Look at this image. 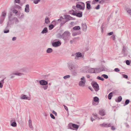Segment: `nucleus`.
Masks as SVG:
<instances>
[{
	"mask_svg": "<svg viewBox=\"0 0 131 131\" xmlns=\"http://www.w3.org/2000/svg\"><path fill=\"white\" fill-rule=\"evenodd\" d=\"M76 7L80 10H84L85 8V4L82 2H79L76 3Z\"/></svg>",
	"mask_w": 131,
	"mask_h": 131,
	"instance_id": "nucleus-1",
	"label": "nucleus"
},
{
	"mask_svg": "<svg viewBox=\"0 0 131 131\" xmlns=\"http://www.w3.org/2000/svg\"><path fill=\"white\" fill-rule=\"evenodd\" d=\"M68 67L69 69L71 71L77 69L78 67V66L74 63L71 62L68 64Z\"/></svg>",
	"mask_w": 131,
	"mask_h": 131,
	"instance_id": "nucleus-2",
	"label": "nucleus"
},
{
	"mask_svg": "<svg viewBox=\"0 0 131 131\" xmlns=\"http://www.w3.org/2000/svg\"><path fill=\"white\" fill-rule=\"evenodd\" d=\"M70 35V33L68 31H65L62 34L63 36L62 39L65 40L69 39V38Z\"/></svg>",
	"mask_w": 131,
	"mask_h": 131,
	"instance_id": "nucleus-3",
	"label": "nucleus"
},
{
	"mask_svg": "<svg viewBox=\"0 0 131 131\" xmlns=\"http://www.w3.org/2000/svg\"><path fill=\"white\" fill-rule=\"evenodd\" d=\"M91 84L92 87L97 92L99 90V85L96 82L94 81H93L91 82Z\"/></svg>",
	"mask_w": 131,
	"mask_h": 131,
	"instance_id": "nucleus-4",
	"label": "nucleus"
},
{
	"mask_svg": "<svg viewBox=\"0 0 131 131\" xmlns=\"http://www.w3.org/2000/svg\"><path fill=\"white\" fill-rule=\"evenodd\" d=\"M61 44V43L59 41L54 42L52 43V46L54 47H57L59 46Z\"/></svg>",
	"mask_w": 131,
	"mask_h": 131,
	"instance_id": "nucleus-5",
	"label": "nucleus"
},
{
	"mask_svg": "<svg viewBox=\"0 0 131 131\" xmlns=\"http://www.w3.org/2000/svg\"><path fill=\"white\" fill-rule=\"evenodd\" d=\"M69 126L70 128L71 129H73L72 128L71 126L73 128L77 129L79 127V126L77 125L74 124H72L71 123H70L69 124Z\"/></svg>",
	"mask_w": 131,
	"mask_h": 131,
	"instance_id": "nucleus-6",
	"label": "nucleus"
},
{
	"mask_svg": "<svg viewBox=\"0 0 131 131\" xmlns=\"http://www.w3.org/2000/svg\"><path fill=\"white\" fill-rule=\"evenodd\" d=\"M126 50V47L124 46L122 51V53L123 54L124 56H126L127 55V52Z\"/></svg>",
	"mask_w": 131,
	"mask_h": 131,
	"instance_id": "nucleus-7",
	"label": "nucleus"
},
{
	"mask_svg": "<svg viewBox=\"0 0 131 131\" xmlns=\"http://www.w3.org/2000/svg\"><path fill=\"white\" fill-rule=\"evenodd\" d=\"M52 23L54 25L52 24H51L49 26V29L50 30H51L57 24L56 21H53L52 22Z\"/></svg>",
	"mask_w": 131,
	"mask_h": 131,
	"instance_id": "nucleus-8",
	"label": "nucleus"
},
{
	"mask_svg": "<svg viewBox=\"0 0 131 131\" xmlns=\"http://www.w3.org/2000/svg\"><path fill=\"white\" fill-rule=\"evenodd\" d=\"M93 101H93L92 102V104L93 105H97V104L95 105V102H96L97 103V104H98L99 101V98L97 96H95L94 97Z\"/></svg>",
	"mask_w": 131,
	"mask_h": 131,
	"instance_id": "nucleus-9",
	"label": "nucleus"
},
{
	"mask_svg": "<svg viewBox=\"0 0 131 131\" xmlns=\"http://www.w3.org/2000/svg\"><path fill=\"white\" fill-rule=\"evenodd\" d=\"M39 83L41 85H46L48 84V82L44 80H41L39 81Z\"/></svg>",
	"mask_w": 131,
	"mask_h": 131,
	"instance_id": "nucleus-10",
	"label": "nucleus"
},
{
	"mask_svg": "<svg viewBox=\"0 0 131 131\" xmlns=\"http://www.w3.org/2000/svg\"><path fill=\"white\" fill-rule=\"evenodd\" d=\"M91 2L90 1H89L86 2V8L88 10H89L91 9V5L90 3Z\"/></svg>",
	"mask_w": 131,
	"mask_h": 131,
	"instance_id": "nucleus-11",
	"label": "nucleus"
},
{
	"mask_svg": "<svg viewBox=\"0 0 131 131\" xmlns=\"http://www.w3.org/2000/svg\"><path fill=\"white\" fill-rule=\"evenodd\" d=\"M14 23V22L13 21V18L12 19H8L7 23L8 25L10 26H11V25H13Z\"/></svg>",
	"mask_w": 131,
	"mask_h": 131,
	"instance_id": "nucleus-12",
	"label": "nucleus"
},
{
	"mask_svg": "<svg viewBox=\"0 0 131 131\" xmlns=\"http://www.w3.org/2000/svg\"><path fill=\"white\" fill-rule=\"evenodd\" d=\"M20 98L22 99H26L28 100H30V97L27 96L26 95L24 94L21 95Z\"/></svg>",
	"mask_w": 131,
	"mask_h": 131,
	"instance_id": "nucleus-13",
	"label": "nucleus"
},
{
	"mask_svg": "<svg viewBox=\"0 0 131 131\" xmlns=\"http://www.w3.org/2000/svg\"><path fill=\"white\" fill-rule=\"evenodd\" d=\"M74 16H76L79 17H81L82 16V12H81L78 13L76 12L74 14Z\"/></svg>",
	"mask_w": 131,
	"mask_h": 131,
	"instance_id": "nucleus-14",
	"label": "nucleus"
},
{
	"mask_svg": "<svg viewBox=\"0 0 131 131\" xmlns=\"http://www.w3.org/2000/svg\"><path fill=\"white\" fill-rule=\"evenodd\" d=\"M82 30L84 31H86L87 30V26L85 23H82Z\"/></svg>",
	"mask_w": 131,
	"mask_h": 131,
	"instance_id": "nucleus-15",
	"label": "nucleus"
},
{
	"mask_svg": "<svg viewBox=\"0 0 131 131\" xmlns=\"http://www.w3.org/2000/svg\"><path fill=\"white\" fill-rule=\"evenodd\" d=\"M85 81H80L79 83V85L81 86H84L85 85Z\"/></svg>",
	"mask_w": 131,
	"mask_h": 131,
	"instance_id": "nucleus-16",
	"label": "nucleus"
},
{
	"mask_svg": "<svg viewBox=\"0 0 131 131\" xmlns=\"http://www.w3.org/2000/svg\"><path fill=\"white\" fill-rule=\"evenodd\" d=\"M125 9L129 15H131V9L130 8L126 7H125Z\"/></svg>",
	"mask_w": 131,
	"mask_h": 131,
	"instance_id": "nucleus-17",
	"label": "nucleus"
},
{
	"mask_svg": "<svg viewBox=\"0 0 131 131\" xmlns=\"http://www.w3.org/2000/svg\"><path fill=\"white\" fill-rule=\"evenodd\" d=\"M71 73L73 75L75 76L77 74V69H75L71 71Z\"/></svg>",
	"mask_w": 131,
	"mask_h": 131,
	"instance_id": "nucleus-18",
	"label": "nucleus"
},
{
	"mask_svg": "<svg viewBox=\"0 0 131 131\" xmlns=\"http://www.w3.org/2000/svg\"><path fill=\"white\" fill-rule=\"evenodd\" d=\"M62 18V20L61 21L62 22L60 24V25L61 26H62L66 22L68 21L67 20H66L65 19L62 17H61L60 18Z\"/></svg>",
	"mask_w": 131,
	"mask_h": 131,
	"instance_id": "nucleus-19",
	"label": "nucleus"
},
{
	"mask_svg": "<svg viewBox=\"0 0 131 131\" xmlns=\"http://www.w3.org/2000/svg\"><path fill=\"white\" fill-rule=\"evenodd\" d=\"M100 125L102 127H110L111 126V125L110 124H105L104 123H103L102 124Z\"/></svg>",
	"mask_w": 131,
	"mask_h": 131,
	"instance_id": "nucleus-20",
	"label": "nucleus"
},
{
	"mask_svg": "<svg viewBox=\"0 0 131 131\" xmlns=\"http://www.w3.org/2000/svg\"><path fill=\"white\" fill-rule=\"evenodd\" d=\"M25 11L26 13H28L29 12V6L28 4H27L26 5V7L25 8Z\"/></svg>",
	"mask_w": 131,
	"mask_h": 131,
	"instance_id": "nucleus-21",
	"label": "nucleus"
},
{
	"mask_svg": "<svg viewBox=\"0 0 131 131\" xmlns=\"http://www.w3.org/2000/svg\"><path fill=\"white\" fill-rule=\"evenodd\" d=\"M88 72L90 73H96L95 69L94 68H91L88 70Z\"/></svg>",
	"mask_w": 131,
	"mask_h": 131,
	"instance_id": "nucleus-22",
	"label": "nucleus"
},
{
	"mask_svg": "<svg viewBox=\"0 0 131 131\" xmlns=\"http://www.w3.org/2000/svg\"><path fill=\"white\" fill-rule=\"evenodd\" d=\"M48 32V30L47 28L46 27H45L42 30L41 32V33L43 34L45 33H46Z\"/></svg>",
	"mask_w": 131,
	"mask_h": 131,
	"instance_id": "nucleus-23",
	"label": "nucleus"
},
{
	"mask_svg": "<svg viewBox=\"0 0 131 131\" xmlns=\"http://www.w3.org/2000/svg\"><path fill=\"white\" fill-rule=\"evenodd\" d=\"M75 54L76 56L75 57V58H76V57H81L82 56V53L80 52H77Z\"/></svg>",
	"mask_w": 131,
	"mask_h": 131,
	"instance_id": "nucleus-24",
	"label": "nucleus"
},
{
	"mask_svg": "<svg viewBox=\"0 0 131 131\" xmlns=\"http://www.w3.org/2000/svg\"><path fill=\"white\" fill-rule=\"evenodd\" d=\"M13 21H14V22H15V24H17L19 22V20L18 19V18L15 17H14L13 18Z\"/></svg>",
	"mask_w": 131,
	"mask_h": 131,
	"instance_id": "nucleus-25",
	"label": "nucleus"
},
{
	"mask_svg": "<svg viewBox=\"0 0 131 131\" xmlns=\"http://www.w3.org/2000/svg\"><path fill=\"white\" fill-rule=\"evenodd\" d=\"M81 32L80 31H79L78 32H74L72 34V35L73 36H74L77 35H78L80 34H81Z\"/></svg>",
	"mask_w": 131,
	"mask_h": 131,
	"instance_id": "nucleus-26",
	"label": "nucleus"
},
{
	"mask_svg": "<svg viewBox=\"0 0 131 131\" xmlns=\"http://www.w3.org/2000/svg\"><path fill=\"white\" fill-rule=\"evenodd\" d=\"M64 18L66 20H67L68 21L70 20V16L69 15H66L65 16V17Z\"/></svg>",
	"mask_w": 131,
	"mask_h": 131,
	"instance_id": "nucleus-27",
	"label": "nucleus"
},
{
	"mask_svg": "<svg viewBox=\"0 0 131 131\" xmlns=\"http://www.w3.org/2000/svg\"><path fill=\"white\" fill-rule=\"evenodd\" d=\"M122 100V97L121 96H119L117 99L115 100V101L117 102H119L121 101Z\"/></svg>",
	"mask_w": 131,
	"mask_h": 131,
	"instance_id": "nucleus-28",
	"label": "nucleus"
},
{
	"mask_svg": "<svg viewBox=\"0 0 131 131\" xmlns=\"http://www.w3.org/2000/svg\"><path fill=\"white\" fill-rule=\"evenodd\" d=\"M5 78H4L3 79L1 80L0 81V88H2L3 86V84L4 83V80Z\"/></svg>",
	"mask_w": 131,
	"mask_h": 131,
	"instance_id": "nucleus-29",
	"label": "nucleus"
},
{
	"mask_svg": "<svg viewBox=\"0 0 131 131\" xmlns=\"http://www.w3.org/2000/svg\"><path fill=\"white\" fill-rule=\"evenodd\" d=\"M114 93L113 92H112L110 93L108 95V99L109 100H111V99L112 97L113 96V93Z\"/></svg>",
	"mask_w": 131,
	"mask_h": 131,
	"instance_id": "nucleus-30",
	"label": "nucleus"
},
{
	"mask_svg": "<svg viewBox=\"0 0 131 131\" xmlns=\"http://www.w3.org/2000/svg\"><path fill=\"white\" fill-rule=\"evenodd\" d=\"M80 29V27L79 26H75L73 28V30H79Z\"/></svg>",
	"mask_w": 131,
	"mask_h": 131,
	"instance_id": "nucleus-31",
	"label": "nucleus"
},
{
	"mask_svg": "<svg viewBox=\"0 0 131 131\" xmlns=\"http://www.w3.org/2000/svg\"><path fill=\"white\" fill-rule=\"evenodd\" d=\"M53 51L52 49L50 48H49L46 50V52L48 53H50Z\"/></svg>",
	"mask_w": 131,
	"mask_h": 131,
	"instance_id": "nucleus-32",
	"label": "nucleus"
},
{
	"mask_svg": "<svg viewBox=\"0 0 131 131\" xmlns=\"http://www.w3.org/2000/svg\"><path fill=\"white\" fill-rule=\"evenodd\" d=\"M45 22L46 24H48L50 22L49 18L47 17H46L45 19Z\"/></svg>",
	"mask_w": 131,
	"mask_h": 131,
	"instance_id": "nucleus-33",
	"label": "nucleus"
},
{
	"mask_svg": "<svg viewBox=\"0 0 131 131\" xmlns=\"http://www.w3.org/2000/svg\"><path fill=\"white\" fill-rule=\"evenodd\" d=\"M99 114L102 116H104L105 115V113L103 110H100L99 111Z\"/></svg>",
	"mask_w": 131,
	"mask_h": 131,
	"instance_id": "nucleus-34",
	"label": "nucleus"
},
{
	"mask_svg": "<svg viewBox=\"0 0 131 131\" xmlns=\"http://www.w3.org/2000/svg\"><path fill=\"white\" fill-rule=\"evenodd\" d=\"M6 15V13L5 12H3L2 13V15L1 17L3 18H4V19H5V17Z\"/></svg>",
	"mask_w": 131,
	"mask_h": 131,
	"instance_id": "nucleus-35",
	"label": "nucleus"
},
{
	"mask_svg": "<svg viewBox=\"0 0 131 131\" xmlns=\"http://www.w3.org/2000/svg\"><path fill=\"white\" fill-rule=\"evenodd\" d=\"M76 13V11L72 10L69 11V13L71 14H72L74 16V14H75Z\"/></svg>",
	"mask_w": 131,
	"mask_h": 131,
	"instance_id": "nucleus-36",
	"label": "nucleus"
},
{
	"mask_svg": "<svg viewBox=\"0 0 131 131\" xmlns=\"http://www.w3.org/2000/svg\"><path fill=\"white\" fill-rule=\"evenodd\" d=\"M11 10H12L13 13H15L16 14V15H17L16 14L18 13V11L17 10L15 9L14 8H12V9H11Z\"/></svg>",
	"mask_w": 131,
	"mask_h": 131,
	"instance_id": "nucleus-37",
	"label": "nucleus"
},
{
	"mask_svg": "<svg viewBox=\"0 0 131 131\" xmlns=\"http://www.w3.org/2000/svg\"><path fill=\"white\" fill-rule=\"evenodd\" d=\"M130 102L129 100L127 99L126 100L125 103L124 104V106H125L128 104Z\"/></svg>",
	"mask_w": 131,
	"mask_h": 131,
	"instance_id": "nucleus-38",
	"label": "nucleus"
},
{
	"mask_svg": "<svg viewBox=\"0 0 131 131\" xmlns=\"http://www.w3.org/2000/svg\"><path fill=\"white\" fill-rule=\"evenodd\" d=\"M13 15V14L12 13V12L10 13L8 15V19H12V16Z\"/></svg>",
	"mask_w": 131,
	"mask_h": 131,
	"instance_id": "nucleus-39",
	"label": "nucleus"
},
{
	"mask_svg": "<svg viewBox=\"0 0 131 131\" xmlns=\"http://www.w3.org/2000/svg\"><path fill=\"white\" fill-rule=\"evenodd\" d=\"M14 74H15V75H16L20 76H21L22 75H24V74L22 73L17 72L14 73Z\"/></svg>",
	"mask_w": 131,
	"mask_h": 131,
	"instance_id": "nucleus-40",
	"label": "nucleus"
},
{
	"mask_svg": "<svg viewBox=\"0 0 131 131\" xmlns=\"http://www.w3.org/2000/svg\"><path fill=\"white\" fill-rule=\"evenodd\" d=\"M70 77V75H67L64 76L63 78L64 79H66L69 78Z\"/></svg>",
	"mask_w": 131,
	"mask_h": 131,
	"instance_id": "nucleus-41",
	"label": "nucleus"
},
{
	"mask_svg": "<svg viewBox=\"0 0 131 131\" xmlns=\"http://www.w3.org/2000/svg\"><path fill=\"white\" fill-rule=\"evenodd\" d=\"M97 79L102 81H103L104 80V78H102L99 76H98L97 77Z\"/></svg>",
	"mask_w": 131,
	"mask_h": 131,
	"instance_id": "nucleus-42",
	"label": "nucleus"
},
{
	"mask_svg": "<svg viewBox=\"0 0 131 131\" xmlns=\"http://www.w3.org/2000/svg\"><path fill=\"white\" fill-rule=\"evenodd\" d=\"M4 17L3 18H0V24H2L4 21Z\"/></svg>",
	"mask_w": 131,
	"mask_h": 131,
	"instance_id": "nucleus-43",
	"label": "nucleus"
},
{
	"mask_svg": "<svg viewBox=\"0 0 131 131\" xmlns=\"http://www.w3.org/2000/svg\"><path fill=\"white\" fill-rule=\"evenodd\" d=\"M105 67L104 66H103L102 67H101L99 68L100 69V72H101L105 70Z\"/></svg>",
	"mask_w": 131,
	"mask_h": 131,
	"instance_id": "nucleus-44",
	"label": "nucleus"
},
{
	"mask_svg": "<svg viewBox=\"0 0 131 131\" xmlns=\"http://www.w3.org/2000/svg\"><path fill=\"white\" fill-rule=\"evenodd\" d=\"M40 0H34V3L35 4H37L40 2Z\"/></svg>",
	"mask_w": 131,
	"mask_h": 131,
	"instance_id": "nucleus-45",
	"label": "nucleus"
},
{
	"mask_svg": "<svg viewBox=\"0 0 131 131\" xmlns=\"http://www.w3.org/2000/svg\"><path fill=\"white\" fill-rule=\"evenodd\" d=\"M95 69V70L96 73H98L101 72L100 71V69H99V68H96Z\"/></svg>",
	"mask_w": 131,
	"mask_h": 131,
	"instance_id": "nucleus-46",
	"label": "nucleus"
},
{
	"mask_svg": "<svg viewBox=\"0 0 131 131\" xmlns=\"http://www.w3.org/2000/svg\"><path fill=\"white\" fill-rule=\"evenodd\" d=\"M102 76L106 79H107L108 78V76L105 74H103L102 75Z\"/></svg>",
	"mask_w": 131,
	"mask_h": 131,
	"instance_id": "nucleus-47",
	"label": "nucleus"
},
{
	"mask_svg": "<svg viewBox=\"0 0 131 131\" xmlns=\"http://www.w3.org/2000/svg\"><path fill=\"white\" fill-rule=\"evenodd\" d=\"M29 127L30 128H31L32 127V125L31 121V120H29Z\"/></svg>",
	"mask_w": 131,
	"mask_h": 131,
	"instance_id": "nucleus-48",
	"label": "nucleus"
},
{
	"mask_svg": "<svg viewBox=\"0 0 131 131\" xmlns=\"http://www.w3.org/2000/svg\"><path fill=\"white\" fill-rule=\"evenodd\" d=\"M11 125L13 127H15L16 126L17 124L15 122H14L12 123Z\"/></svg>",
	"mask_w": 131,
	"mask_h": 131,
	"instance_id": "nucleus-49",
	"label": "nucleus"
},
{
	"mask_svg": "<svg viewBox=\"0 0 131 131\" xmlns=\"http://www.w3.org/2000/svg\"><path fill=\"white\" fill-rule=\"evenodd\" d=\"M48 85H46L43 86H42V88H43L44 90H46L48 88Z\"/></svg>",
	"mask_w": 131,
	"mask_h": 131,
	"instance_id": "nucleus-50",
	"label": "nucleus"
},
{
	"mask_svg": "<svg viewBox=\"0 0 131 131\" xmlns=\"http://www.w3.org/2000/svg\"><path fill=\"white\" fill-rule=\"evenodd\" d=\"M24 14H23L22 13V15H21V16L20 17H19L18 18L19 19H22L24 18Z\"/></svg>",
	"mask_w": 131,
	"mask_h": 131,
	"instance_id": "nucleus-51",
	"label": "nucleus"
},
{
	"mask_svg": "<svg viewBox=\"0 0 131 131\" xmlns=\"http://www.w3.org/2000/svg\"><path fill=\"white\" fill-rule=\"evenodd\" d=\"M122 75L123 77L125 79H127L128 78V76L127 75H126L125 74H122Z\"/></svg>",
	"mask_w": 131,
	"mask_h": 131,
	"instance_id": "nucleus-52",
	"label": "nucleus"
},
{
	"mask_svg": "<svg viewBox=\"0 0 131 131\" xmlns=\"http://www.w3.org/2000/svg\"><path fill=\"white\" fill-rule=\"evenodd\" d=\"M9 29L4 30V33H7L9 32Z\"/></svg>",
	"mask_w": 131,
	"mask_h": 131,
	"instance_id": "nucleus-53",
	"label": "nucleus"
},
{
	"mask_svg": "<svg viewBox=\"0 0 131 131\" xmlns=\"http://www.w3.org/2000/svg\"><path fill=\"white\" fill-rule=\"evenodd\" d=\"M58 38H59L60 39L61 38H62H62L63 36H62V34L61 35L60 34H59L58 35Z\"/></svg>",
	"mask_w": 131,
	"mask_h": 131,
	"instance_id": "nucleus-54",
	"label": "nucleus"
},
{
	"mask_svg": "<svg viewBox=\"0 0 131 131\" xmlns=\"http://www.w3.org/2000/svg\"><path fill=\"white\" fill-rule=\"evenodd\" d=\"M11 27V26H10L7 24V26L5 28V30L9 29Z\"/></svg>",
	"mask_w": 131,
	"mask_h": 131,
	"instance_id": "nucleus-55",
	"label": "nucleus"
},
{
	"mask_svg": "<svg viewBox=\"0 0 131 131\" xmlns=\"http://www.w3.org/2000/svg\"><path fill=\"white\" fill-rule=\"evenodd\" d=\"M116 36L115 35H113L112 36H111V38L113 40H115V37Z\"/></svg>",
	"mask_w": 131,
	"mask_h": 131,
	"instance_id": "nucleus-56",
	"label": "nucleus"
},
{
	"mask_svg": "<svg viewBox=\"0 0 131 131\" xmlns=\"http://www.w3.org/2000/svg\"><path fill=\"white\" fill-rule=\"evenodd\" d=\"M126 64L128 65H130V62L128 60H127L126 61Z\"/></svg>",
	"mask_w": 131,
	"mask_h": 131,
	"instance_id": "nucleus-57",
	"label": "nucleus"
},
{
	"mask_svg": "<svg viewBox=\"0 0 131 131\" xmlns=\"http://www.w3.org/2000/svg\"><path fill=\"white\" fill-rule=\"evenodd\" d=\"M114 71L116 72H118L120 71V70L118 68H115L114 69Z\"/></svg>",
	"mask_w": 131,
	"mask_h": 131,
	"instance_id": "nucleus-58",
	"label": "nucleus"
},
{
	"mask_svg": "<svg viewBox=\"0 0 131 131\" xmlns=\"http://www.w3.org/2000/svg\"><path fill=\"white\" fill-rule=\"evenodd\" d=\"M50 116L53 119H54L55 118V117L52 114H50Z\"/></svg>",
	"mask_w": 131,
	"mask_h": 131,
	"instance_id": "nucleus-59",
	"label": "nucleus"
},
{
	"mask_svg": "<svg viewBox=\"0 0 131 131\" xmlns=\"http://www.w3.org/2000/svg\"><path fill=\"white\" fill-rule=\"evenodd\" d=\"M100 8V5H98L97 6L95 7V8L97 10L99 9Z\"/></svg>",
	"mask_w": 131,
	"mask_h": 131,
	"instance_id": "nucleus-60",
	"label": "nucleus"
},
{
	"mask_svg": "<svg viewBox=\"0 0 131 131\" xmlns=\"http://www.w3.org/2000/svg\"><path fill=\"white\" fill-rule=\"evenodd\" d=\"M52 113L53 114H54L55 115V116H57V113L56 112H55L53 110L52 111Z\"/></svg>",
	"mask_w": 131,
	"mask_h": 131,
	"instance_id": "nucleus-61",
	"label": "nucleus"
},
{
	"mask_svg": "<svg viewBox=\"0 0 131 131\" xmlns=\"http://www.w3.org/2000/svg\"><path fill=\"white\" fill-rule=\"evenodd\" d=\"M15 2L16 3H19L20 1V0H15Z\"/></svg>",
	"mask_w": 131,
	"mask_h": 131,
	"instance_id": "nucleus-62",
	"label": "nucleus"
},
{
	"mask_svg": "<svg viewBox=\"0 0 131 131\" xmlns=\"http://www.w3.org/2000/svg\"><path fill=\"white\" fill-rule=\"evenodd\" d=\"M113 32H111L107 34V35L109 36H111L113 35Z\"/></svg>",
	"mask_w": 131,
	"mask_h": 131,
	"instance_id": "nucleus-63",
	"label": "nucleus"
},
{
	"mask_svg": "<svg viewBox=\"0 0 131 131\" xmlns=\"http://www.w3.org/2000/svg\"><path fill=\"white\" fill-rule=\"evenodd\" d=\"M15 74H14H14H11V77H10V78H11V79H13L14 78V77H15Z\"/></svg>",
	"mask_w": 131,
	"mask_h": 131,
	"instance_id": "nucleus-64",
	"label": "nucleus"
}]
</instances>
